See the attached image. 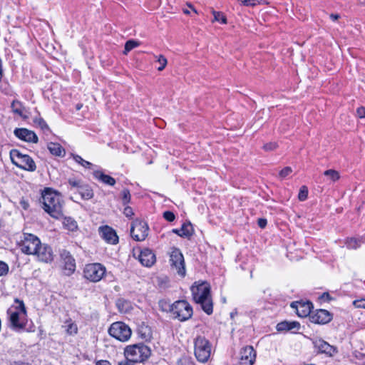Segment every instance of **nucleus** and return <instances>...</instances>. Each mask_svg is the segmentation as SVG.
Instances as JSON below:
<instances>
[{"instance_id": "obj_1", "label": "nucleus", "mask_w": 365, "mask_h": 365, "mask_svg": "<svg viewBox=\"0 0 365 365\" xmlns=\"http://www.w3.org/2000/svg\"><path fill=\"white\" fill-rule=\"evenodd\" d=\"M41 198L43 207L51 217L60 219L63 216V201L57 192L51 188H45Z\"/></svg>"}, {"instance_id": "obj_2", "label": "nucleus", "mask_w": 365, "mask_h": 365, "mask_svg": "<svg viewBox=\"0 0 365 365\" xmlns=\"http://www.w3.org/2000/svg\"><path fill=\"white\" fill-rule=\"evenodd\" d=\"M15 304L7 310L10 327L12 329L19 331L25 329L27 323L26 307L22 300L15 299Z\"/></svg>"}, {"instance_id": "obj_3", "label": "nucleus", "mask_w": 365, "mask_h": 365, "mask_svg": "<svg viewBox=\"0 0 365 365\" xmlns=\"http://www.w3.org/2000/svg\"><path fill=\"white\" fill-rule=\"evenodd\" d=\"M191 292L193 299L201 305L202 310L207 314L213 312V304L210 296V287L206 282L197 286H192Z\"/></svg>"}, {"instance_id": "obj_4", "label": "nucleus", "mask_w": 365, "mask_h": 365, "mask_svg": "<svg viewBox=\"0 0 365 365\" xmlns=\"http://www.w3.org/2000/svg\"><path fill=\"white\" fill-rule=\"evenodd\" d=\"M125 356L130 361L141 363L146 361L151 354L150 349L143 343L128 346L125 349Z\"/></svg>"}, {"instance_id": "obj_5", "label": "nucleus", "mask_w": 365, "mask_h": 365, "mask_svg": "<svg viewBox=\"0 0 365 365\" xmlns=\"http://www.w3.org/2000/svg\"><path fill=\"white\" fill-rule=\"evenodd\" d=\"M10 157L12 163L21 169L30 172H33L36 169L34 160L29 155L22 154L16 149L11 150Z\"/></svg>"}, {"instance_id": "obj_6", "label": "nucleus", "mask_w": 365, "mask_h": 365, "mask_svg": "<svg viewBox=\"0 0 365 365\" xmlns=\"http://www.w3.org/2000/svg\"><path fill=\"white\" fill-rule=\"evenodd\" d=\"M170 311L175 319L184 322L192 316V308L185 300H179L170 306Z\"/></svg>"}, {"instance_id": "obj_7", "label": "nucleus", "mask_w": 365, "mask_h": 365, "mask_svg": "<svg viewBox=\"0 0 365 365\" xmlns=\"http://www.w3.org/2000/svg\"><path fill=\"white\" fill-rule=\"evenodd\" d=\"M211 354V346L204 336H198L195 340V355L197 359L205 363L207 361Z\"/></svg>"}, {"instance_id": "obj_8", "label": "nucleus", "mask_w": 365, "mask_h": 365, "mask_svg": "<svg viewBox=\"0 0 365 365\" xmlns=\"http://www.w3.org/2000/svg\"><path fill=\"white\" fill-rule=\"evenodd\" d=\"M41 241L33 234L24 233L19 246L21 251L26 255H34L36 252Z\"/></svg>"}, {"instance_id": "obj_9", "label": "nucleus", "mask_w": 365, "mask_h": 365, "mask_svg": "<svg viewBox=\"0 0 365 365\" xmlns=\"http://www.w3.org/2000/svg\"><path fill=\"white\" fill-rule=\"evenodd\" d=\"M109 334L120 341H128L132 334L130 327L122 322L113 323L108 329Z\"/></svg>"}, {"instance_id": "obj_10", "label": "nucleus", "mask_w": 365, "mask_h": 365, "mask_svg": "<svg viewBox=\"0 0 365 365\" xmlns=\"http://www.w3.org/2000/svg\"><path fill=\"white\" fill-rule=\"evenodd\" d=\"M106 273V268L100 263L86 264L83 269V276L93 282H99Z\"/></svg>"}, {"instance_id": "obj_11", "label": "nucleus", "mask_w": 365, "mask_h": 365, "mask_svg": "<svg viewBox=\"0 0 365 365\" xmlns=\"http://www.w3.org/2000/svg\"><path fill=\"white\" fill-rule=\"evenodd\" d=\"M149 227L146 222L136 219L130 227V235L135 241H143L148 235Z\"/></svg>"}, {"instance_id": "obj_12", "label": "nucleus", "mask_w": 365, "mask_h": 365, "mask_svg": "<svg viewBox=\"0 0 365 365\" xmlns=\"http://www.w3.org/2000/svg\"><path fill=\"white\" fill-rule=\"evenodd\" d=\"M170 266L173 269H175L178 274L182 277L185 275V267L184 257L178 248H173L170 255Z\"/></svg>"}, {"instance_id": "obj_13", "label": "nucleus", "mask_w": 365, "mask_h": 365, "mask_svg": "<svg viewBox=\"0 0 365 365\" xmlns=\"http://www.w3.org/2000/svg\"><path fill=\"white\" fill-rule=\"evenodd\" d=\"M60 256L63 264V269L64 274L71 276L76 270L75 259L72 257L71 253L66 250L61 251Z\"/></svg>"}, {"instance_id": "obj_14", "label": "nucleus", "mask_w": 365, "mask_h": 365, "mask_svg": "<svg viewBox=\"0 0 365 365\" xmlns=\"http://www.w3.org/2000/svg\"><path fill=\"white\" fill-rule=\"evenodd\" d=\"M34 255H36L38 260L46 263L51 262L53 259L52 248L48 245L42 244L41 242H40L36 252Z\"/></svg>"}, {"instance_id": "obj_15", "label": "nucleus", "mask_w": 365, "mask_h": 365, "mask_svg": "<svg viewBox=\"0 0 365 365\" xmlns=\"http://www.w3.org/2000/svg\"><path fill=\"white\" fill-rule=\"evenodd\" d=\"M240 364L253 365L256 359V351L252 346H246L240 350Z\"/></svg>"}, {"instance_id": "obj_16", "label": "nucleus", "mask_w": 365, "mask_h": 365, "mask_svg": "<svg viewBox=\"0 0 365 365\" xmlns=\"http://www.w3.org/2000/svg\"><path fill=\"white\" fill-rule=\"evenodd\" d=\"M291 307L296 309L297 314L300 317H310L312 314L311 310L313 307L312 303L309 301L307 302H292Z\"/></svg>"}, {"instance_id": "obj_17", "label": "nucleus", "mask_w": 365, "mask_h": 365, "mask_svg": "<svg viewBox=\"0 0 365 365\" xmlns=\"http://www.w3.org/2000/svg\"><path fill=\"white\" fill-rule=\"evenodd\" d=\"M310 321L315 324H325L332 319V314L326 309H317L310 314Z\"/></svg>"}, {"instance_id": "obj_18", "label": "nucleus", "mask_w": 365, "mask_h": 365, "mask_svg": "<svg viewBox=\"0 0 365 365\" xmlns=\"http://www.w3.org/2000/svg\"><path fill=\"white\" fill-rule=\"evenodd\" d=\"M101 237L108 243L115 245L118 242V237L115 231L110 227L101 226L98 229Z\"/></svg>"}, {"instance_id": "obj_19", "label": "nucleus", "mask_w": 365, "mask_h": 365, "mask_svg": "<svg viewBox=\"0 0 365 365\" xmlns=\"http://www.w3.org/2000/svg\"><path fill=\"white\" fill-rule=\"evenodd\" d=\"M14 133L18 138L24 141L34 143H36L38 142V137L32 130L26 128H16Z\"/></svg>"}, {"instance_id": "obj_20", "label": "nucleus", "mask_w": 365, "mask_h": 365, "mask_svg": "<svg viewBox=\"0 0 365 365\" xmlns=\"http://www.w3.org/2000/svg\"><path fill=\"white\" fill-rule=\"evenodd\" d=\"M140 263L145 267H151L156 261L155 255L150 249H144L138 257Z\"/></svg>"}, {"instance_id": "obj_21", "label": "nucleus", "mask_w": 365, "mask_h": 365, "mask_svg": "<svg viewBox=\"0 0 365 365\" xmlns=\"http://www.w3.org/2000/svg\"><path fill=\"white\" fill-rule=\"evenodd\" d=\"M315 346L318 348L319 352L324 353L329 356H334L338 352L336 347L330 345L329 343L322 339L317 341Z\"/></svg>"}, {"instance_id": "obj_22", "label": "nucleus", "mask_w": 365, "mask_h": 365, "mask_svg": "<svg viewBox=\"0 0 365 365\" xmlns=\"http://www.w3.org/2000/svg\"><path fill=\"white\" fill-rule=\"evenodd\" d=\"M137 333L138 336L145 341H148L152 339L151 328L143 322L138 325Z\"/></svg>"}, {"instance_id": "obj_23", "label": "nucleus", "mask_w": 365, "mask_h": 365, "mask_svg": "<svg viewBox=\"0 0 365 365\" xmlns=\"http://www.w3.org/2000/svg\"><path fill=\"white\" fill-rule=\"evenodd\" d=\"M93 175L95 178L106 185L113 186L115 184V180L113 177L104 174L102 171L96 170L93 172Z\"/></svg>"}, {"instance_id": "obj_24", "label": "nucleus", "mask_w": 365, "mask_h": 365, "mask_svg": "<svg viewBox=\"0 0 365 365\" xmlns=\"http://www.w3.org/2000/svg\"><path fill=\"white\" fill-rule=\"evenodd\" d=\"M48 149L52 155L63 157L65 155L64 148L57 143H49L48 144Z\"/></svg>"}, {"instance_id": "obj_25", "label": "nucleus", "mask_w": 365, "mask_h": 365, "mask_svg": "<svg viewBox=\"0 0 365 365\" xmlns=\"http://www.w3.org/2000/svg\"><path fill=\"white\" fill-rule=\"evenodd\" d=\"M83 200H90L93 197V191L91 187L86 184H83L77 191Z\"/></svg>"}, {"instance_id": "obj_26", "label": "nucleus", "mask_w": 365, "mask_h": 365, "mask_svg": "<svg viewBox=\"0 0 365 365\" xmlns=\"http://www.w3.org/2000/svg\"><path fill=\"white\" fill-rule=\"evenodd\" d=\"M62 327L65 329V331L69 335H75L78 333L77 324L71 319H66Z\"/></svg>"}, {"instance_id": "obj_27", "label": "nucleus", "mask_w": 365, "mask_h": 365, "mask_svg": "<svg viewBox=\"0 0 365 365\" xmlns=\"http://www.w3.org/2000/svg\"><path fill=\"white\" fill-rule=\"evenodd\" d=\"M180 231L181 233V237H190L194 233V230L190 222L183 223Z\"/></svg>"}, {"instance_id": "obj_28", "label": "nucleus", "mask_w": 365, "mask_h": 365, "mask_svg": "<svg viewBox=\"0 0 365 365\" xmlns=\"http://www.w3.org/2000/svg\"><path fill=\"white\" fill-rule=\"evenodd\" d=\"M63 225L64 228L69 231L74 232L78 230L77 222L71 217H66L63 219Z\"/></svg>"}, {"instance_id": "obj_29", "label": "nucleus", "mask_w": 365, "mask_h": 365, "mask_svg": "<svg viewBox=\"0 0 365 365\" xmlns=\"http://www.w3.org/2000/svg\"><path fill=\"white\" fill-rule=\"evenodd\" d=\"M324 175L327 178L330 182H335L340 178L339 173L334 169L325 170Z\"/></svg>"}, {"instance_id": "obj_30", "label": "nucleus", "mask_w": 365, "mask_h": 365, "mask_svg": "<svg viewBox=\"0 0 365 365\" xmlns=\"http://www.w3.org/2000/svg\"><path fill=\"white\" fill-rule=\"evenodd\" d=\"M11 108L14 113L19 115V116H23L24 107L22 103L19 101H13L11 105Z\"/></svg>"}, {"instance_id": "obj_31", "label": "nucleus", "mask_w": 365, "mask_h": 365, "mask_svg": "<svg viewBox=\"0 0 365 365\" xmlns=\"http://www.w3.org/2000/svg\"><path fill=\"white\" fill-rule=\"evenodd\" d=\"M139 44V42L135 40H128L125 44L123 53L126 55L130 51L138 46Z\"/></svg>"}, {"instance_id": "obj_32", "label": "nucleus", "mask_w": 365, "mask_h": 365, "mask_svg": "<svg viewBox=\"0 0 365 365\" xmlns=\"http://www.w3.org/2000/svg\"><path fill=\"white\" fill-rule=\"evenodd\" d=\"M345 244L349 249H356L360 246L361 241L355 238H349Z\"/></svg>"}, {"instance_id": "obj_33", "label": "nucleus", "mask_w": 365, "mask_h": 365, "mask_svg": "<svg viewBox=\"0 0 365 365\" xmlns=\"http://www.w3.org/2000/svg\"><path fill=\"white\" fill-rule=\"evenodd\" d=\"M73 158L74 159V160L76 163H79L80 165H81L84 168H90L91 166L92 165L91 163H90V162H88L87 160H85L81 156H79L78 155H73Z\"/></svg>"}, {"instance_id": "obj_34", "label": "nucleus", "mask_w": 365, "mask_h": 365, "mask_svg": "<svg viewBox=\"0 0 365 365\" xmlns=\"http://www.w3.org/2000/svg\"><path fill=\"white\" fill-rule=\"evenodd\" d=\"M212 14L214 16L215 21H219L224 24H227V18L220 11H213Z\"/></svg>"}, {"instance_id": "obj_35", "label": "nucleus", "mask_w": 365, "mask_h": 365, "mask_svg": "<svg viewBox=\"0 0 365 365\" xmlns=\"http://www.w3.org/2000/svg\"><path fill=\"white\" fill-rule=\"evenodd\" d=\"M68 185L71 187V190L72 189H76L78 191L80 187L83 184L81 180L74 179V178H70L68 180Z\"/></svg>"}, {"instance_id": "obj_36", "label": "nucleus", "mask_w": 365, "mask_h": 365, "mask_svg": "<svg viewBox=\"0 0 365 365\" xmlns=\"http://www.w3.org/2000/svg\"><path fill=\"white\" fill-rule=\"evenodd\" d=\"M122 202L123 205H126L130 202L131 195L128 189H123L121 192Z\"/></svg>"}, {"instance_id": "obj_37", "label": "nucleus", "mask_w": 365, "mask_h": 365, "mask_svg": "<svg viewBox=\"0 0 365 365\" xmlns=\"http://www.w3.org/2000/svg\"><path fill=\"white\" fill-rule=\"evenodd\" d=\"M308 189L306 186H302L298 195V198L300 201H304L307 198Z\"/></svg>"}, {"instance_id": "obj_38", "label": "nucleus", "mask_w": 365, "mask_h": 365, "mask_svg": "<svg viewBox=\"0 0 365 365\" xmlns=\"http://www.w3.org/2000/svg\"><path fill=\"white\" fill-rule=\"evenodd\" d=\"M178 365H194L190 357L187 356H182L178 360Z\"/></svg>"}, {"instance_id": "obj_39", "label": "nucleus", "mask_w": 365, "mask_h": 365, "mask_svg": "<svg viewBox=\"0 0 365 365\" xmlns=\"http://www.w3.org/2000/svg\"><path fill=\"white\" fill-rule=\"evenodd\" d=\"M9 270V265L6 262L0 260V277L6 275Z\"/></svg>"}, {"instance_id": "obj_40", "label": "nucleus", "mask_w": 365, "mask_h": 365, "mask_svg": "<svg viewBox=\"0 0 365 365\" xmlns=\"http://www.w3.org/2000/svg\"><path fill=\"white\" fill-rule=\"evenodd\" d=\"M158 61L160 64V66L158 68V70L159 71H161L165 68V66L168 63V61L163 55H160L158 56Z\"/></svg>"}, {"instance_id": "obj_41", "label": "nucleus", "mask_w": 365, "mask_h": 365, "mask_svg": "<svg viewBox=\"0 0 365 365\" xmlns=\"http://www.w3.org/2000/svg\"><path fill=\"white\" fill-rule=\"evenodd\" d=\"M278 148V144L276 142H269L267 143H265L263 145V149L265 151H272L276 150Z\"/></svg>"}, {"instance_id": "obj_42", "label": "nucleus", "mask_w": 365, "mask_h": 365, "mask_svg": "<svg viewBox=\"0 0 365 365\" xmlns=\"http://www.w3.org/2000/svg\"><path fill=\"white\" fill-rule=\"evenodd\" d=\"M34 123H36L42 130H45V129L48 130L49 129L46 121L41 118H36L34 120Z\"/></svg>"}, {"instance_id": "obj_43", "label": "nucleus", "mask_w": 365, "mask_h": 365, "mask_svg": "<svg viewBox=\"0 0 365 365\" xmlns=\"http://www.w3.org/2000/svg\"><path fill=\"white\" fill-rule=\"evenodd\" d=\"M277 330L278 331H289L288 322L284 321L277 324Z\"/></svg>"}, {"instance_id": "obj_44", "label": "nucleus", "mask_w": 365, "mask_h": 365, "mask_svg": "<svg viewBox=\"0 0 365 365\" xmlns=\"http://www.w3.org/2000/svg\"><path fill=\"white\" fill-rule=\"evenodd\" d=\"M292 172V169L291 167H285L283 168L279 173V175L281 178H284L287 176H288L289 174H291Z\"/></svg>"}, {"instance_id": "obj_45", "label": "nucleus", "mask_w": 365, "mask_h": 365, "mask_svg": "<svg viewBox=\"0 0 365 365\" xmlns=\"http://www.w3.org/2000/svg\"><path fill=\"white\" fill-rule=\"evenodd\" d=\"M163 217L168 222H173L175 219L174 213L171 211H165L163 212Z\"/></svg>"}, {"instance_id": "obj_46", "label": "nucleus", "mask_w": 365, "mask_h": 365, "mask_svg": "<svg viewBox=\"0 0 365 365\" xmlns=\"http://www.w3.org/2000/svg\"><path fill=\"white\" fill-rule=\"evenodd\" d=\"M123 214L127 217H132L133 215H134V212L133 211V209L129 207V206H126L125 208H124V210H123Z\"/></svg>"}, {"instance_id": "obj_47", "label": "nucleus", "mask_w": 365, "mask_h": 365, "mask_svg": "<svg viewBox=\"0 0 365 365\" xmlns=\"http://www.w3.org/2000/svg\"><path fill=\"white\" fill-rule=\"evenodd\" d=\"M257 0H242V4L246 6H255L257 5Z\"/></svg>"}, {"instance_id": "obj_48", "label": "nucleus", "mask_w": 365, "mask_h": 365, "mask_svg": "<svg viewBox=\"0 0 365 365\" xmlns=\"http://www.w3.org/2000/svg\"><path fill=\"white\" fill-rule=\"evenodd\" d=\"M353 356H354V358L356 359L359 360V361H363L364 359H365V354L361 353L358 351H354Z\"/></svg>"}, {"instance_id": "obj_49", "label": "nucleus", "mask_w": 365, "mask_h": 365, "mask_svg": "<svg viewBox=\"0 0 365 365\" xmlns=\"http://www.w3.org/2000/svg\"><path fill=\"white\" fill-rule=\"evenodd\" d=\"M300 324L297 322H288L289 331L297 329H299Z\"/></svg>"}, {"instance_id": "obj_50", "label": "nucleus", "mask_w": 365, "mask_h": 365, "mask_svg": "<svg viewBox=\"0 0 365 365\" xmlns=\"http://www.w3.org/2000/svg\"><path fill=\"white\" fill-rule=\"evenodd\" d=\"M354 305L358 308L365 309V299L355 300L354 301Z\"/></svg>"}, {"instance_id": "obj_51", "label": "nucleus", "mask_w": 365, "mask_h": 365, "mask_svg": "<svg viewBox=\"0 0 365 365\" xmlns=\"http://www.w3.org/2000/svg\"><path fill=\"white\" fill-rule=\"evenodd\" d=\"M356 113L359 118H365V108L360 107L356 110Z\"/></svg>"}, {"instance_id": "obj_52", "label": "nucleus", "mask_w": 365, "mask_h": 365, "mask_svg": "<svg viewBox=\"0 0 365 365\" xmlns=\"http://www.w3.org/2000/svg\"><path fill=\"white\" fill-rule=\"evenodd\" d=\"M267 221L264 218H259L257 220V225L261 228H264L267 225Z\"/></svg>"}, {"instance_id": "obj_53", "label": "nucleus", "mask_w": 365, "mask_h": 365, "mask_svg": "<svg viewBox=\"0 0 365 365\" xmlns=\"http://www.w3.org/2000/svg\"><path fill=\"white\" fill-rule=\"evenodd\" d=\"M135 363V361H130V360H128V359H127L125 358V360H123V361H120V362L118 363V365H135V364H134Z\"/></svg>"}, {"instance_id": "obj_54", "label": "nucleus", "mask_w": 365, "mask_h": 365, "mask_svg": "<svg viewBox=\"0 0 365 365\" xmlns=\"http://www.w3.org/2000/svg\"><path fill=\"white\" fill-rule=\"evenodd\" d=\"M20 204H21V207H22L24 210L28 209V207H29V205L28 202H27V201H26L25 200H21L20 201Z\"/></svg>"}, {"instance_id": "obj_55", "label": "nucleus", "mask_w": 365, "mask_h": 365, "mask_svg": "<svg viewBox=\"0 0 365 365\" xmlns=\"http://www.w3.org/2000/svg\"><path fill=\"white\" fill-rule=\"evenodd\" d=\"M96 365H111V364L107 360H101L96 363Z\"/></svg>"}, {"instance_id": "obj_56", "label": "nucleus", "mask_w": 365, "mask_h": 365, "mask_svg": "<svg viewBox=\"0 0 365 365\" xmlns=\"http://www.w3.org/2000/svg\"><path fill=\"white\" fill-rule=\"evenodd\" d=\"M340 18V16L338 14H330V19L332 21H336Z\"/></svg>"}, {"instance_id": "obj_57", "label": "nucleus", "mask_w": 365, "mask_h": 365, "mask_svg": "<svg viewBox=\"0 0 365 365\" xmlns=\"http://www.w3.org/2000/svg\"><path fill=\"white\" fill-rule=\"evenodd\" d=\"M322 298L326 299L327 300L329 301L331 299V297H330L329 294L328 292L323 293Z\"/></svg>"}, {"instance_id": "obj_58", "label": "nucleus", "mask_w": 365, "mask_h": 365, "mask_svg": "<svg viewBox=\"0 0 365 365\" xmlns=\"http://www.w3.org/2000/svg\"><path fill=\"white\" fill-rule=\"evenodd\" d=\"M13 365H31L29 363L23 361H15Z\"/></svg>"}, {"instance_id": "obj_59", "label": "nucleus", "mask_w": 365, "mask_h": 365, "mask_svg": "<svg viewBox=\"0 0 365 365\" xmlns=\"http://www.w3.org/2000/svg\"><path fill=\"white\" fill-rule=\"evenodd\" d=\"M173 232L178 235V236L181 237V233H180V229H173Z\"/></svg>"}, {"instance_id": "obj_60", "label": "nucleus", "mask_w": 365, "mask_h": 365, "mask_svg": "<svg viewBox=\"0 0 365 365\" xmlns=\"http://www.w3.org/2000/svg\"><path fill=\"white\" fill-rule=\"evenodd\" d=\"M82 108V105L81 104H77L76 105V110H80L81 108Z\"/></svg>"}, {"instance_id": "obj_61", "label": "nucleus", "mask_w": 365, "mask_h": 365, "mask_svg": "<svg viewBox=\"0 0 365 365\" xmlns=\"http://www.w3.org/2000/svg\"><path fill=\"white\" fill-rule=\"evenodd\" d=\"M184 13H185V14H189V13H190V11H189L188 10H187V9H185V10H184Z\"/></svg>"}, {"instance_id": "obj_62", "label": "nucleus", "mask_w": 365, "mask_h": 365, "mask_svg": "<svg viewBox=\"0 0 365 365\" xmlns=\"http://www.w3.org/2000/svg\"><path fill=\"white\" fill-rule=\"evenodd\" d=\"M192 9L194 11V12L197 13L196 10H195L194 8H192Z\"/></svg>"}]
</instances>
